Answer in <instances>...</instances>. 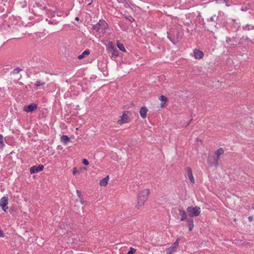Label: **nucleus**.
<instances>
[{
    "mask_svg": "<svg viewBox=\"0 0 254 254\" xmlns=\"http://www.w3.org/2000/svg\"><path fill=\"white\" fill-rule=\"evenodd\" d=\"M150 194V190L145 189L141 190L138 195L137 206L140 207L142 206L144 202L147 200Z\"/></svg>",
    "mask_w": 254,
    "mask_h": 254,
    "instance_id": "nucleus-1",
    "label": "nucleus"
},
{
    "mask_svg": "<svg viewBox=\"0 0 254 254\" xmlns=\"http://www.w3.org/2000/svg\"><path fill=\"white\" fill-rule=\"evenodd\" d=\"M108 27V25L107 23L103 20H99L98 23L93 25L92 26L93 29L97 32L102 34H104L106 32Z\"/></svg>",
    "mask_w": 254,
    "mask_h": 254,
    "instance_id": "nucleus-2",
    "label": "nucleus"
},
{
    "mask_svg": "<svg viewBox=\"0 0 254 254\" xmlns=\"http://www.w3.org/2000/svg\"><path fill=\"white\" fill-rule=\"evenodd\" d=\"M200 208L198 206H189L187 208V212L190 217H197L200 213Z\"/></svg>",
    "mask_w": 254,
    "mask_h": 254,
    "instance_id": "nucleus-3",
    "label": "nucleus"
},
{
    "mask_svg": "<svg viewBox=\"0 0 254 254\" xmlns=\"http://www.w3.org/2000/svg\"><path fill=\"white\" fill-rule=\"evenodd\" d=\"M107 49L109 53L111 54L112 58H115L119 55L118 51L117 49L114 47L112 42H109Z\"/></svg>",
    "mask_w": 254,
    "mask_h": 254,
    "instance_id": "nucleus-4",
    "label": "nucleus"
},
{
    "mask_svg": "<svg viewBox=\"0 0 254 254\" xmlns=\"http://www.w3.org/2000/svg\"><path fill=\"white\" fill-rule=\"evenodd\" d=\"M224 152V149L222 148H219L215 153L216 158L214 159V161L212 162L213 164L217 167L218 165V161L220 159V156L222 155Z\"/></svg>",
    "mask_w": 254,
    "mask_h": 254,
    "instance_id": "nucleus-5",
    "label": "nucleus"
},
{
    "mask_svg": "<svg viewBox=\"0 0 254 254\" xmlns=\"http://www.w3.org/2000/svg\"><path fill=\"white\" fill-rule=\"evenodd\" d=\"M179 244V239H177L170 247L166 249L167 254H171L173 253L176 252L178 248Z\"/></svg>",
    "mask_w": 254,
    "mask_h": 254,
    "instance_id": "nucleus-6",
    "label": "nucleus"
},
{
    "mask_svg": "<svg viewBox=\"0 0 254 254\" xmlns=\"http://www.w3.org/2000/svg\"><path fill=\"white\" fill-rule=\"evenodd\" d=\"M8 201V198L6 196L2 197L0 200V206L1 207L2 209L4 211H6L8 207L7 206Z\"/></svg>",
    "mask_w": 254,
    "mask_h": 254,
    "instance_id": "nucleus-7",
    "label": "nucleus"
},
{
    "mask_svg": "<svg viewBox=\"0 0 254 254\" xmlns=\"http://www.w3.org/2000/svg\"><path fill=\"white\" fill-rule=\"evenodd\" d=\"M44 168V166L42 165H40L38 166H34L30 168V172L31 174L39 172L43 170Z\"/></svg>",
    "mask_w": 254,
    "mask_h": 254,
    "instance_id": "nucleus-8",
    "label": "nucleus"
},
{
    "mask_svg": "<svg viewBox=\"0 0 254 254\" xmlns=\"http://www.w3.org/2000/svg\"><path fill=\"white\" fill-rule=\"evenodd\" d=\"M193 56L196 59H201L203 58L204 55L202 52L196 49L193 50Z\"/></svg>",
    "mask_w": 254,
    "mask_h": 254,
    "instance_id": "nucleus-9",
    "label": "nucleus"
},
{
    "mask_svg": "<svg viewBox=\"0 0 254 254\" xmlns=\"http://www.w3.org/2000/svg\"><path fill=\"white\" fill-rule=\"evenodd\" d=\"M187 174L190 182L194 184L195 183L194 179L193 178L191 169L190 167H188L186 169Z\"/></svg>",
    "mask_w": 254,
    "mask_h": 254,
    "instance_id": "nucleus-10",
    "label": "nucleus"
},
{
    "mask_svg": "<svg viewBox=\"0 0 254 254\" xmlns=\"http://www.w3.org/2000/svg\"><path fill=\"white\" fill-rule=\"evenodd\" d=\"M128 122V116L125 113L123 114L122 116L121 117V119L119 120L117 122L119 125H122L124 123H127Z\"/></svg>",
    "mask_w": 254,
    "mask_h": 254,
    "instance_id": "nucleus-11",
    "label": "nucleus"
},
{
    "mask_svg": "<svg viewBox=\"0 0 254 254\" xmlns=\"http://www.w3.org/2000/svg\"><path fill=\"white\" fill-rule=\"evenodd\" d=\"M37 108V106L35 104H31L27 107L25 108L24 111L26 112H32Z\"/></svg>",
    "mask_w": 254,
    "mask_h": 254,
    "instance_id": "nucleus-12",
    "label": "nucleus"
},
{
    "mask_svg": "<svg viewBox=\"0 0 254 254\" xmlns=\"http://www.w3.org/2000/svg\"><path fill=\"white\" fill-rule=\"evenodd\" d=\"M179 214L181 216V221H183L185 220H187V214L186 212L182 209H179Z\"/></svg>",
    "mask_w": 254,
    "mask_h": 254,
    "instance_id": "nucleus-13",
    "label": "nucleus"
},
{
    "mask_svg": "<svg viewBox=\"0 0 254 254\" xmlns=\"http://www.w3.org/2000/svg\"><path fill=\"white\" fill-rule=\"evenodd\" d=\"M148 111L146 107H142L140 109V116L144 119L146 117V113Z\"/></svg>",
    "mask_w": 254,
    "mask_h": 254,
    "instance_id": "nucleus-14",
    "label": "nucleus"
},
{
    "mask_svg": "<svg viewBox=\"0 0 254 254\" xmlns=\"http://www.w3.org/2000/svg\"><path fill=\"white\" fill-rule=\"evenodd\" d=\"M109 180V176H107V177H106L105 178H104V179H103L102 180H101L100 181L99 185L101 186H103V187L106 186L108 184Z\"/></svg>",
    "mask_w": 254,
    "mask_h": 254,
    "instance_id": "nucleus-15",
    "label": "nucleus"
},
{
    "mask_svg": "<svg viewBox=\"0 0 254 254\" xmlns=\"http://www.w3.org/2000/svg\"><path fill=\"white\" fill-rule=\"evenodd\" d=\"M61 141L63 142L64 145H67V143L70 141L69 137L65 135H63L61 137Z\"/></svg>",
    "mask_w": 254,
    "mask_h": 254,
    "instance_id": "nucleus-16",
    "label": "nucleus"
},
{
    "mask_svg": "<svg viewBox=\"0 0 254 254\" xmlns=\"http://www.w3.org/2000/svg\"><path fill=\"white\" fill-rule=\"evenodd\" d=\"M188 224L189 230L191 231L194 227L193 221L191 218L187 219Z\"/></svg>",
    "mask_w": 254,
    "mask_h": 254,
    "instance_id": "nucleus-17",
    "label": "nucleus"
},
{
    "mask_svg": "<svg viewBox=\"0 0 254 254\" xmlns=\"http://www.w3.org/2000/svg\"><path fill=\"white\" fill-rule=\"evenodd\" d=\"M89 54V51L85 50L81 55L78 56V59L79 60L82 59L86 55H88Z\"/></svg>",
    "mask_w": 254,
    "mask_h": 254,
    "instance_id": "nucleus-18",
    "label": "nucleus"
},
{
    "mask_svg": "<svg viewBox=\"0 0 254 254\" xmlns=\"http://www.w3.org/2000/svg\"><path fill=\"white\" fill-rule=\"evenodd\" d=\"M118 48L122 52H125L126 49L123 44L118 43L117 44Z\"/></svg>",
    "mask_w": 254,
    "mask_h": 254,
    "instance_id": "nucleus-19",
    "label": "nucleus"
},
{
    "mask_svg": "<svg viewBox=\"0 0 254 254\" xmlns=\"http://www.w3.org/2000/svg\"><path fill=\"white\" fill-rule=\"evenodd\" d=\"M45 83L44 82L41 81H37L36 83H35L34 85L36 87H38L39 86H42L45 85Z\"/></svg>",
    "mask_w": 254,
    "mask_h": 254,
    "instance_id": "nucleus-20",
    "label": "nucleus"
},
{
    "mask_svg": "<svg viewBox=\"0 0 254 254\" xmlns=\"http://www.w3.org/2000/svg\"><path fill=\"white\" fill-rule=\"evenodd\" d=\"M159 99L162 101V102H164V103L167 101L168 100V99L166 97H165V96L164 95H161L160 98H159Z\"/></svg>",
    "mask_w": 254,
    "mask_h": 254,
    "instance_id": "nucleus-21",
    "label": "nucleus"
},
{
    "mask_svg": "<svg viewBox=\"0 0 254 254\" xmlns=\"http://www.w3.org/2000/svg\"><path fill=\"white\" fill-rule=\"evenodd\" d=\"M3 146V136L2 135L0 134V148H2Z\"/></svg>",
    "mask_w": 254,
    "mask_h": 254,
    "instance_id": "nucleus-22",
    "label": "nucleus"
},
{
    "mask_svg": "<svg viewBox=\"0 0 254 254\" xmlns=\"http://www.w3.org/2000/svg\"><path fill=\"white\" fill-rule=\"evenodd\" d=\"M136 250L132 247H130L129 251L128 252L127 254H133L135 253Z\"/></svg>",
    "mask_w": 254,
    "mask_h": 254,
    "instance_id": "nucleus-23",
    "label": "nucleus"
},
{
    "mask_svg": "<svg viewBox=\"0 0 254 254\" xmlns=\"http://www.w3.org/2000/svg\"><path fill=\"white\" fill-rule=\"evenodd\" d=\"M21 70V69H20L19 68L17 67V68H15L13 70L12 73L13 74H17V73H19Z\"/></svg>",
    "mask_w": 254,
    "mask_h": 254,
    "instance_id": "nucleus-24",
    "label": "nucleus"
},
{
    "mask_svg": "<svg viewBox=\"0 0 254 254\" xmlns=\"http://www.w3.org/2000/svg\"><path fill=\"white\" fill-rule=\"evenodd\" d=\"M234 41H235V39L234 38H230L228 37L226 38V42L228 43H229L231 42H233Z\"/></svg>",
    "mask_w": 254,
    "mask_h": 254,
    "instance_id": "nucleus-25",
    "label": "nucleus"
},
{
    "mask_svg": "<svg viewBox=\"0 0 254 254\" xmlns=\"http://www.w3.org/2000/svg\"><path fill=\"white\" fill-rule=\"evenodd\" d=\"M82 163L85 165H88L89 164V162H88V160H86V159H82Z\"/></svg>",
    "mask_w": 254,
    "mask_h": 254,
    "instance_id": "nucleus-26",
    "label": "nucleus"
},
{
    "mask_svg": "<svg viewBox=\"0 0 254 254\" xmlns=\"http://www.w3.org/2000/svg\"><path fill=\"white\" fill-rule=\"evenodd\" d=\"M227 0H216V1L217 3H220L221 2H226Z\"/></svg>",
    "mask_w": 254,
    "mask_h": 254,
    "instance_id": "nucleus-27",
    "label": "nucleus"
},
{
    "mask_svg": "<svg viewBox=\"0 0 254 254\" xmlns=\"http://www.w3.org/2000/svg\"><path fill=\"white\" fill-rule=\"evenodd\" d=\"M215 19H216V16H211L210 18V21H215Z\"/></svg>",
    "mask_w": 254,
    "mask_h": 254,
    "instance_id": "nucleus-28",
    "label": "nucleus"
},
{
    "mask_svg": "<svg viewBox=\"0 0 254 254\" xmlns=\"http://www.w3.org/2000/svg\"><path fill=\"white\" fill-rule=\"evenodd\" d=\"M4 234L2 230H0V237H3Z\"/></svg>",
    "mask_w": 254,
    "mask_h": 254,
    "instance_id": "nucleus-29",
    "label": "nucleus"
},
{
    "mask_svg": "<svg viewBox=\"0 0 254 254\" xmlns=\"http://www.w3.org/2000/svg\"><path fill=\"white\" fill-rule=\"evenodd\" d=\"M76 192H77V194L78 195V196L80 197L81 196V192L78 190H76Z\"/></svg>",
    "mask_w": 254,
    "mask_h": 254,
    "instance_id": "nucleus-30",
    "label": "nucleus"
},
{
    "mask_svg": "<svg viewBox=\"0 0 254 254\" xmlns=\"http://www.w3.org/2000/svg\"><path fill=\"white\" fill-rule=\"evenodd\" d=\"M76 172H77L76 169L75 168H74L73 170V172H72L73 175H75V173H76Z\"/></svg>",
    "mask_w": 254,
    "mask_h": 254,
    "instance_id": "nucleus-31",
    "label": "nucleus"
},
{
    "mask_svg": "<svg viewBox=\"0 0 254 254\" xmlns=\"http://www.w3.org/2000/svg\"><path fill=\"white\" fill-rule=\"evenodd\" d=\"M248 219L250 221H252L254 219V217L253 216H250L249 217Z\"/></svg>",
    "mask_w": 254,
    "mask_h": 254,
    "instance_id": "nucleus-32",
    "label": "nucleus"
},
{
    "mask_svg": "<svg viewBox=\"0 0 254 254\" xmlns=\"http://www.w3.org/2000/svg\"><path fill=\"white\" fill-rule=\"evenodd\" d=\"M75 20H76V21H78V20H79V18H78V17H75Z\"/></svg>",
    "mask_w": 254,
    "mask_h": 254,
    "instance_id": "nucleus-33",
    "label": "nucleus"
},
{
    "mask_svg": "<svg viewBox=\"0 0 254 254\" xmlns=\"http://www.w3.org/2000/svg\"><path fill=\"white\" fill-rule=\"evenodd\" d=\"M81 203L83 204L85 203V202L83 201H81Z\"/></svg>",
    "mask_w": 254,
    "mask_h": 254,
    "instance_id": "nucleus-34",
    "label": "nucleus"
},
{
    "mask_svg": "<svg viewBox=\"0 0 254 254\" xmlns=\"http://www.w3.org/2000/svg\"><path fill=\"white\" fill-rule=\"evenodd\" d=\"M252 207H253V208H254V203L253 204Z\"/></svg>",
    "mask_w": 254,
    "mask_h": 254,
    "instance_id": "nucleus-35",
    "label": "nucleus"
},
{
    "mask_svg": "<svg viewBox=\"0 0 254 254\" xmlns=\"http://www.w3.org/2000/svg\"><path fill=\"white\" fill-rule=\"evenodd\" d=\"M226 5L227 6H229V5L227 4V3L226 4Z\"/></svg>",
    "mask_w": 254,
    "mask_h": 254,
    "instance_id": "nucleus-36",
    "label": "nucleus"
},
{
    "mask_svg": "<svg viewBox=\"0 0 254 254\" xmlns=\"http://www.w3.org/2000/svg\"><path fill=\"white\" fill-rule=\"evenodd\" d=\"M197 141H201V140H199V139H197Z\"/></svg>",
    "mask_w": 254,
    "mask_h": 254,
    "instance_id": "nucleus-37",
    "label": "nucleus"
}]
</instances>
